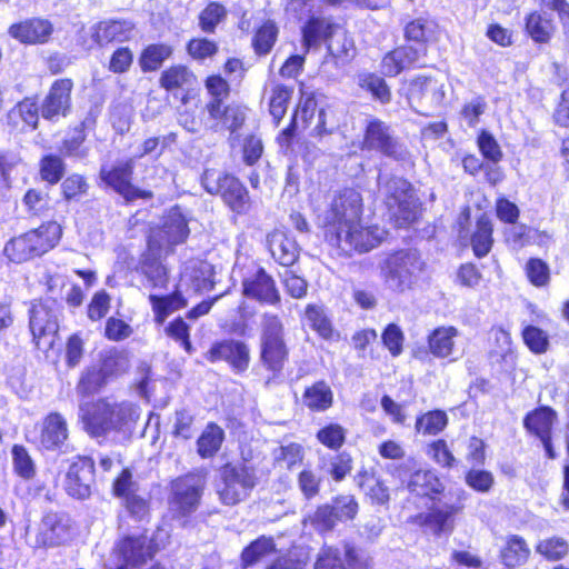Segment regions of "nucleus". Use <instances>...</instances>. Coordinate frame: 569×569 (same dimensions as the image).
I'll return each instance as SVG.
<instances>
[{
	"mask_svg": "<svg viewBox=\"0 0 569 569\" xmlns=\"http://www.w3.org/2000/svg\"><path fill=\"white\" fill-rule=\"evenodd\" d=\"M164 256L147 248L141 257L140 270L147 280V286L152 289H167L168 287V270L161 262Z\"/></svg>",
	"mask_w": 569,
	"mask_h": 569,
	"instance_id": "23",
	"label": "nucleus"
},
{
	"mask_svg": "<svg viewBox=\"0 0 569 569\" xmlns=\"http://www.w3.org/2000/svg\"><path fill=\"white\" fill-rule=\"evenodd\" d=\"M362 212V197L355 189H346L336 194L327 208L317 209V217L321 224L331 227V231L341 224L351 223L360 219Z\"/></svg>",
	"mask_w": 569,
	"mask_h": 569,
	"instance_id": "9",
	"label": "nucleus"
},
{
	"mask_svg": "<svg viewBox=\"0 0 569 569\" xmlns=\"http://www.w3.org/2000/svg\"><path fill=\"white\" fill-rule=\"evenodd\" d=\"M68 439V426L66 419L57 412L48 415L40 435V443L46 449H57Z\"/></svg>",
	"mask_w": 569,
	"mask_h": 569,
	"instance_id": "25",
	"label": "nucleus"
},
{
	"mask_svg": "<svg viewBox=\"0 0 569 569\" xmlns=\"http://www.w3.org/2000/svg\"><path fill=\"white\" fill-rule=\"evenodd\" d=\"M91 37L99 46L108 44L112 41L123 42L131 38L133 24L126 20H108L94 24Z\"/></svg>",
	"mask_w": 569,
	"mask_h": 569,
	"instance_id": "24",
	"label": "nucleus"
},
{
	"mask_svg": "<svg viewBox=\"0 0 569 569\" xmlns=\"http://www.w3.org/2000/svg\"><path fill=\"white\" fill-rule=\"evenodd\" d=\"M128 369L129 359L124 352L112 349L103 353L100 371L107 380L124 373Z\"/></svg>",
	"mask_w": 569,
	"mask_h": 569,
	"instance_id": "42",
	"label": "nucleus"
},
{
	"mask_svg": "<svg viewBox=\"0 0 569 569\" xmlns=\"http://www.w3.org/2000/svg\"><path fill=\"white\" fill-rule=\"evenodd\" d=\"M188 53L196 60H204L217 53L218 47L213 41L206 38H197L189 41Z\"/></svg>",
	"mask_w": 569,
	"mask_h": 569,
	"instance_id": "64",
	"label": "nucleus"
},
{
	"mask_svg": "<svg viewBox=\"0 0 569 569\" xmlns=\"http://www.w3.org/2000/svg\"><path fill=\"white\" fill-rule=\"evenodd\" d=\"M386 236L385 229L378 226L363 227L360 219H355L351 223L341 224L335 231H330V241L350 256L353 252L363 253L372 250Z\"/></svg>",
	"mask_w": 569,
	"mask_h": 569,
	"instance_id": "5",
	"label": "nucleus"
},
{
	"mask_svg": "<svg viewBox=\"0 0 569 569\" xmlns=\"http://www.w3.org/2000/svg\"><path fill=\"white\" fill-rule=\"evenodd\" d=\"M53 32L52 23L42 18H30L10 26L8 33L23 44H42Z\"/></svg>",
	"mask_w": 569,
	"mask_h": 569,
	"instance_id": "19",
	"label": "nucleus"
},
{
	"mask_svg": "<svg viewBox=\"0 0 569 569\" xmlns=\"http://www.w3.org/2000/svg\"><path fill=\"white\" fill-rule=\"evenodd\" d=\"M426 48L412 46L399 47L387 53L381 61V72L388 77H395L401 71L418 63L426 56Z\"/></svg>",
	"mask_w": 569,
	"mask_h": 569,
	"instance_id": "21",
	"label": "nucleus"
},
{
	"mask_svg": "<svg viewBox=\"0 0 569 569\" xmlns=\"http://www.w3.org/2000/svg\"><path fill=\"white\" fill-rule=\"evenodd\" d=\"M94 479V463L90 458H79L73 461L66 475V491L78 499L88 498Z\"/></svg>",
	"mask_w": 569,
	"mask_h": 569,
	"instance_id": "17",
	"label": "nucleus"
},
{
	"mask_svg": "<svg viewBox=\"0 0 569 569\" xmlns=\"http://www.w3.org/2000/svg\"><path fill=\"white\" fill-rule=\"evenodd\" d=\"M443 88V83L435 78L417 77L409 84L408 102L417 113L431 116L442 104Z\"/></svg>",
	"mask_w": 569,
	"mask_h": 569,
	"instance_id": "11",
	"label": "nucleus"
},
{
	"mask_svg": "<svg viewBox=\"0 0 569 569\" xmlns=\"http://www.w3.org/2000/svg\"><path fill=\"white\" fill-rule=\"evenodd\" d=\"M525 30L537 43H547L551 39L555 24L546 12L532 11L525 18Z\"/></svg>",
	"mask_w": 569,
	"mask_h": 569,
	"instance_id": "30",
	"label": "nucleus"
},
{
	"mask_svg": "<svg viewBox=\"0 0 569 569\" xmlns=\"http://www.w3.org/2000/svg\"><path fill=\"white\" fill-rule=\"evenodd\" d=\"M459 331L452 326L436 328L428 337L430 352L437 358H448L455 348V338Z\"/></svg>",
	"mask_w": 569,
	"mask_h": 569,
	"instance_id": "32",
	"label": "nucleus"
},
{
	"mask_svg": "<svg viewBox=\"0 0 569 569\" xmlns=\"http://www.w3.org/2000/svg\"><path fill=\"white\" fill-rule=\"evenodd\" d=\"M261 326V361L268 370L279 372L288 356L282 322L277 316L266 313Z\"/></svg>",
	"mask_w": 569,
	"mask_h": 569,
	"instance_id": "10",
	"label": "nucleus"
},
{
	"mask_svg": "<svg viewBox=\"0 0 569 569\" xmlns=\"http://www.w3.org/2000/svg\"><path fill=\"white\" fill-rule=\"evenodd\" d=\"M72 89L73 82L71 79L56 80L41 103L42 118L57 121L61 117H67L71 109Z\"/></svg>",
	"mask_w": 569,
	"mask_h": 569,
	"instance_id": "16",
	"label": "nucleus"
},
{
	"mask_svg": "<svg viewBox=\"0 0 569 569\" xmlns=\"http://www.w3.org/2000/svg\"><path fill=\"white\" fill-rule=\"evenodd\" d=\"M172 435L183 440L193 436V417L187 410H179L174 413Z\"/></svg>",
	"mask_w": 569,
	"mask_h": 569,
	"instance_id": "63",
	"label": "nucleus"
},
{
	"mask_svg": "<svg viewBox=\"0 0 569 569\" xmlns=\"http://www.w3.org/2000/svg\"><path fill=\"white\" fill-rule=\"evenodd\" d=\"M224 439L223 430L216 423H209L197 441L198 453L202 458L213 457Z\"/></svg>",
	"mask_w": 569,
	"mask_h": 569,
	"instance_id": "40",
	"label": "nucleus"
},
{
	"mask_svg": "<svg viewBox=\"0 0 569 569\" xmlns=\"http://www.w3.org/2000/svg\"><path fill=\"white\" fill-rule=\"evenodd\" d=\"M530 548L526 540L517 535L508 536L506 538L505 547L500 551V557L509 568L523 566L530 557Z\"/></svg>",
	"mask_w": 569,
	"mask_h": 569,
	"instance_id": "33",
	"label": "nucleus"
},
{
	"mask_svg": "<svg viewBox=\"0 0 569 569\" xmlns=\"http://www.w3.org/2000/svg\"><path fill=\"white\" fill-rule=\"evenodd\" d=\"M188 232L186 219L178 209H172L163 224L160 228L152 229L148 240V248L168 254L173 246L186 240Z\"/></svg>",
	"mask_w": 569,
	"mask_h": 569,
	"instance_id": "15",
	"label": "nucleus"
},
{
	"mask_svg": "<svg viewBox=\"0 0 569 569\" xmlns=\"http://www.w3.org/2000/svg\"><path fill=\"white\" fill-rule=\"evenodd\" d=\"M423 266L417 251L399 250L387 254L380 261L379 269L387 289L396 293H405L413 289Z\"/></svg>",
	"mask_w": 569,
	"mask_h": 569,
	"instance_id": "2",
	"label": "nucleus"
},
{
	"mask_svg": "<svg viewBox=\"0 0 569 569\" xmlns=\"http://www.w3.org/2000/svg\"><path fill=\"white\" fill-rule=\"evenodd\" d=\"M201 183L207 192L220 194L231 210L243 213L249 209L248 191L236 177L207 169L201 177Z\"/></svg>",
	"mask_w": 569,
	"mask_h": 569,
	"instance_id": "6",
	"label": "nucleus"
},
{
	"mask_svg": "<svg viewBox=\"0 0 569 569\" xmlns=\"http://www.w3.org/2000/svg\"><path fill=\"white\" fill-rule=\"evenodd\" d=\"M226 9L218 2L209 3L200 13L199 23L204 32H212L217 24L226 17Z\"/></svg>",
	"mask_w": 569,
	"mask_h": 569,
	"instance_id": "57",
	"label": "nucleus"
},
{
	"mask_svg": "<svg viewBox=\"0 0 569 569\" xmlns=\"http://www.w3.org/2000/svg\"><path fill=\"white\" fill-rule=\"evenodd\" d=\"M313 569H347L340 551L332 547L322 548L316 559Z\"/></svg>",
	"mask_w": 569,
	"mask_h": 569,
	"instance_id": "60",
	"label": "nucleus"
},
{
	"mask_svg": "<svg viewBox=\"0 0 569 569\" xmlns=\"http://www.w3.org/2000/svg\"><path fill=\"white\" fill-rule=\"evenodd\" d=\"M269 247L272 257L282 266H292L298 259V247L293 239L283 232H273L269 237Z\"/></svg>",
	"mask_w": 569,
	"mask_h": 569,
	"instance_id": "34",
	"label": "nucleus"
},
{
	"mask_svg": "<svg viewBox=\"0 0 569 569\" xmlns=\"http://www.w3.org/2000/svg\"><path fill=\"white\" fill-rule=\"evenodd\" d=\"M243 295L259 302L276 305L280 295L272 278L263 269H258L253 274L243 279Z\"/></svg>",
	"mask_w": 569,
	"mask_h": 569,
	"instance_id": "20",
	"label": "nucleus"
},
{
	"mask_svg": "<svg viewBox=\"0 0 569 569\" xmlns=\"http://www.w3.org/2000/svg\"><path fill=\"white\" fill-rule=\"evenodd\" d=\"M62 236V228L56 221H49L39 228L12 238L4 246V254L10 261L21 263L42 256L53 249Z\"/></svg>",
	"mask_w": 569,
	"mask_h": 569,
	"instance_id": "3",
	"label": "nucleus"
},
{
	"mask_svg": "<svg viewBox=\"0 0 569 569\" xmlns=\"http://www.w3.org/2000/svg\"><path fill=\"white\" fill-rule=\"evenodd\" d=\"M319 106L318 100L315 96H305L297 112L295 113L292 121L288 128L281 131L278 137V142L281 148L289 149L291 140L295 136L297 121L300 119L303 126H308L313 119L316 110Z\"/></svg>",
	"mask_w": 569,
	"mask_h": 569,
	"instance_id": "28",
	"label": "nucleus"
},
{
	"mask_svg": "<svg viewBox=\"0 0 569 569\" xmlns=\"http://www.w3.org/2000/svg\"><path fill=\"white\" fill-rule=\"evenodd\" d=\"M278 29L271 21L264 22L256 32L252 44L258 54H267L273 47Z\"/></svg>",
	"mask_w": 569,
	"mask_h": 569,
	"instance_id": "48",
	"label": "nucleus"
},
{
	"mask_svg": "<svg viewBox=\"0 0 569 569\" xmlns=\"http://www.w3.org/2000/svg\"><path fill=\"white\" fill-rule=\"evenodd\" d=\"M306 321L322 338L328 339L331 337L332 329L330 321L325 316L321 308L316 306H308L306 309Z\"/></svg>",
	"mask_w": 569,
	"mask_h": 569,
	"instance_id": "55",
	"label": "nucleus"
},
{
	"mask_svg": "<svg viewBox=\"0 0 569 569\" xmlns=\"http://www.w3.org/2000/svg\"><path fill=\"white\" fill-rule=\"evenodd\" d=\"M492 222L487 214H481L476 222L475 231L471 234V246L475 254L482 258L491 250L492 238Z\"/></svg>",
	"mask_w": 569,
	"mask_h": 569,
	"instance_id": "37",
	"label": "nucleus"
},
{
	"mask_svg": "<svg viewBox=\"0 0 569 569\" xmlns=\"http://www.w3.org/2000/svg\"><path fill=\"white\" fill-rule=\"evenodd\" d=\"M274 549V543L271 538L260 537L251 542L241 555L243 565L252 566L271 553Z\"/></svg>",
	"mask_w": 569,
	"mask_h": 569,
	"instance_id": "46",
	"label": "nucleus"
},
{
	"mask_svg": "<svg viewBox=\"0 0 569 569\" xmlns=\"http://www.w3.org/2000/svg\"><path fill=\"white\" fill-rule=\"evenodd\" d=\"M29 328L38 349L50 350L56 342L59 329V307L54 300L33 303L30 309Z\"/></svg>",
	"mask_w": 569,
	"mask_h": 569,
	"instance_id": "8",
	"label": "nucleus"
},
{
	"mask_svg": "<svg viewBox=\"0 0 569 569\" xmlns=\"http://www.w3.org/2000/svg\"><path fill=\"white\" fill-rule=\"evenodd\" d=\"M536 552L549 561H558L568 555L569 543L562 537H549L537 543Z\"/></svg>",
	"mask_w": 569,
	"mask_h": 569,
	"instance_id": "44",
	"label": "nucleus"
},
{
	"mask_svg": "<svg viewBox=\"0 0 569 569\" xmlns=\"http://www.w3.org/2000/svg\"><path fill=\"white\" fill-rule=\"evenodd\" d=\"M302 401L312 411H326L332 406L333 392L325 381H318L305 390Z\"/></svg>",
	"mask_w": 569,
	"mask_h": 569,
	"instance_id": "35",
	"label": "nucleus"
},
{
	"mask_svg": "<svg viewBox=\"0 0 569 569\" xmlns=\"http://www.w3.org/2000/svg\"><path fill=\"white\" fill-rule=\"evenodd\" d=\"M363 148L376 150L397 161H409L410 152L407 147L396 139L390 127L379 119L368 122L363 139Z\"/></svg>",
	"mask_w": 569,
	"mask_h": 569,
	"instance_id": "12",
	"label": "nucleus"
},
{
	"mask_svg": "<svg viewBox=\"0 0 569 569\" xmlns=\"http://www.w3.org/2000/svg\"><path fill=\"white\" fill-rule=\"evenodd\" d=\"M337 128L338 120L336 119L335 110L332 107L328 104L321 106L318 110L317 122L312 129V134L321 138L325 134L332 133Z\"/></svg>",
	"mask_w": 569,
	"mask_h": 569,
	"instance_id": "52",
	"label": "nucleus"
},
{
	"mask_svg": "<svg viewBox=\"0 0 569 569\" xmlns=\"http://www.w3.org/2000/svg\"><path fill=\"white\" fill-rule=\"evenodd\" d=\"M330 53L341 63L349 61L353 57L355 48L351 41L341 33H336L328 43Z\"/></svg>",
	"mask_w": 569,
	"mask_h": 569,
	"instance_id": "58",
	"label": "nucleus"
},
{
	"mask_svg": "<svg viewBox=\"0 0 569 569\" xmlns=\"http://www.w3.org/2000/svg\"><path fill=\"white\" fill-rule=\"evenodd\" d=\"M386 204L399 227L412 222L418 213L419 200L411 184L401 178H392L383 186Z\"/></svg>",
	"mask_w": 569,
	"mask_h": 569,
	"instance_id": "7",
	"label": "nucleus"
},
{
	"mask_svg": "<svg viewBox=\"0 0 569 569\" xmlns=\"http://www.w3.org/2000/svg\"><path fill=\"white\" fill-rule=\"evenodd\" d=\"M438 26L436 22L428 19H416L406 26L405 34L410 41H416L423 47V43L436 40Z\"/></svg>",
	"mask_w": 569,
	"mask_h": 569,
	"instance_id": "41",
	"label": "nucleus"
},
{
	"mask_svg": "<svg viewBox=\"0 0 569 569\" xmlns=\"http://www.w3.org/2000/svg\"><path fill=\"white\" fill-rule=\"evenodd\" d=\"M208 360H226L237 371H244L250 361L248 347L240 341L226 340L212 346L207 355Z\"/></svg>",
	"mask_w": 569,
	"mask_h": 569,
	"instance_id": "22",
	"label": "nucleus"
},
{
	"mask_svg": "<svg viewBox=\"0 0 569 569\" xmlns=\"http://www.w3.org/2000/svg\"><path fill=\"white\" fill-rule=\"evenodd\" d=\"M447 423V413L441 410H433L417 419L416 430L422 435H437L446 428Z\"/></svg>",
	"mask_w": 569,
	"mask_h": 569,
	"instance_id": "45",
	"label": "nucleus"
},
{
	"mask_svg": "<svg viewBox=\"0 0 569 569\" xmlns=\"http://www.w3.org/2000/svg\"><path fill=\"white\" fill-rule=\"evenodd\" d=\"M207 485V471L194 470L178 477L171 482L168 499L169 510L173 518H187L199 507Z\"/></svg>",
	"mask_w": 569,
	"mask_h": 569,
	"instance_id": "4",
	"label": "nucleus"
},
{
	"mask_svg": "<svg viewBox=\"0 0 569 569\" xmlns=\"http://www.w3.org/2000/svg\"><path fill=\"white\" fill-rule=\"evenodd\" d=\"M186 292H203L213 288L214 268L211 263L202 260L188 261L178 282Z\"/></svg>",
	"mask_w": 569,
	"mask_h": 569,
	"instance_id": "18",
	"label": "nucleus"
},
{
	"mask_svg": "<svg viewBox=\"0 0 569 569\" xmlns=\"http://www.w3.org/2000/svg\"><path fill=\"white\" fill-rule=\"evenodd\" d=\"M466 483L478 492H488L493 482V476L486 470L471 469L466 473Z\"/></svg>",
	"mask_w": 569,
	"mask_h": 569,
	"instance_id": "62",
	"label": "nucleus"
},
{
	"mask_svg": "<svg viewBox=\"0 0 569 569\" xmlns=\"http://www.w3.org/2000/svg\"><path fill=\"white\" fill-rule=\"evenodd\" d=\"M522 338L526 346L533 353L541 355L549 348V337L546 331L535 326H527L522 330Z\"/></svg>",
	"mask_w": 569,
	"mask_h": 569,
	"instance_id": "50",
	"label": "nucleus"
},
{
	"mask_svg": "<svg viewBox=\"0 0 569 569\" xmlns=\"http://www.w3.org/2000/svg\"><path fill=\"white\" fill-rule=\"evenodd\" d=\"M291 94L292 89L283 84H277L272 88L269 101V110L276 123H279V121L286 114L288 103L291 99Z\"/></svg>",
	"mask_w": 569,
	"mask_h": 569,
	"instance_id": "47",
	"label": "nucleus"
},
{
	"mask_svg": "<svg viewBox=\"0 0 569 569\" xmlns=\"http://www.w3.org/2000/svg\"><path fill=\"white\" fill-rule=\"evenodd\" d=\"M106 383L107 379L102 372L92 368L82 373L77 390L82 395H90L99 390Z\"/></svg>",
	"mask_w": 569,
	"mask_h": 569,
	"instance_id": "61",
	"label": "nucleus"
},
{
	"mask_svg": "<svg viewBox=\"0 0 569 569\" xmlns=\"http://www.w3.org/2000/svg\"><path fill=\"white\" fill-rule=\"evenodd\" d=\"M317 439L330 449H339L346 440V429L338 423H330L317 432Z\"/></svg>",
	"mask_w": 569,
	"mask_h": 569,
	"instance_id": "53",
	"label": "nucleus"
},
{
	"mask_svg": "<svg viewBox=\"0 0 569 569\" xmlns=\"http://www.w3.org/2000/svg\"><path fill=\"white\" fill-rule=\"evenodd\" d=\"M186 290L178 283L176 290L169 296L150 295L149 300L154 313V320L162 325L164 320L174 311L187 306Z\"/></svg>",
	"mask_w": 569,
	"mask_h": 569,
	"instance_id": "26",
	"label": "nucleus"
},
{
	"mask_svg": "<svg viewBox=\"0 0 569 569\" xmlns=\"http://www.w3.org/2000/svg\"><path fill=\"white\" fill-rule=\"evenodd\" d=\"M134 168V158L116 162L113 166H102L100 179L127 201L151 198L150 191L140 190L131 183Z\"/></svg>",
	"mask_w": 569,
	"mask_h": 569,
	"instance_id": "14",
	"label": "nucleus"
},
{
	"mask_svg": "<svg viewBox=\"0 0 569 569\" xmlns=\"http://www.w3.org/2000/svg\"><path fill=\"white\" fill-rule=\"evenodd\" d=\"M408 489L421 497H432L443 489L441 481L431 470H418L410 476Z\"/></svg>",
	"mask_w": 569,
	"mask_h": 569,
	"instance_id": "36",
	"label": "nucleus"
},
{
	"mask_svg": "<svg viewBox=\"0 0 569 569\" xmlns=\"http://www.w3.org/2000/svg\"><path fill=\"white\" fill-rule=\"evenodd\" d=\"M330 507L335 510L337 521L352 520L358 513V503L352 496L338 497Z\"/></svg>",
	"mask_w": 569,
	"mask_h": 569,
	"instance_id": "59",
	"label": "nucleus"
},
{
	"mask_svg": "<svg viewBox=\"0 0 569 569\" xmlns=\"http://www.w3.org/2000/svg\"><path fill=\"white\" fill-rule=\"evenodd\" d=\"M64 172L63 161L57 156H46L40 163V176L50 184L57 183Z\"/></svg>",
	"mask_w": 569,
	"mask_h": 569,
	"instance_id": "56",
	"label": "nucleus"
},
{
	"mask_svg": "<svg viewBox=\"0 0 569 569\" xmlns=\"http://www.w3.org/2000/svg\"><path fill=\"white\" fill-rule=\"evenodd\" d=\"M13 469L21 478L29 480L36 475V466L24 447L14 445L12 448Z\"/></svg>",
	"mask_w": 569,
	"mask_h": 569,
	"instance_id": "49",
	"label": "nucleus"
},
{
	"mask_svg": "<svg viewBox=\"0 0 569 569\" xmlns=\"http://www.w3.org/2000/svg\"><path fill=\"white\" fill-rule=\"evenodd\" d=\"M526 274L535 287H546L550 281L548 264L541 259L532 258L526 263Z\"/></svg>",
	"mask_w": 569,
	"mask_h": 569,
	"instance_id": "54",
	"label": "nucleus"
},
{
	"mask_svg": "<svg viewBox=\"0 0 569 569\" xmlns=\"http://www.w3.org/2000/svg\"><path fill=\"white\" fill-rule=\"evenodd\" d=\"M446 497H448V502L443 507L435 508L430 513V519L437 525L439 531L447 530L448 520L463 509L468 492L462 488H456L450 490Z\"/></svg>",
	"mask_w": 569,
	"mask_h": 569,
	"instance_id": "27",
	"label": "nucleus"
},
{
	"mask_svg": "<svg viewBox=\"0 0 569 569\" xmlns=\"http://www.w3.org/2000/svg\"><path fill=\"white\" fill-rule=\"evenodd\" d=\"M137 412L129 402L99 399L80 406L84 430L92 437H103L120 431L136 420Z\"/></svg>",
	"mask_w": 569,
	"mask_h": 569,
	"instance_id": "1",
	"label": "nucleus"
},
{
	"mask_svg": "<svg viewBox=\"0 0 569 569\" xmlns=\"http://www.w3.org/2000/svg\"><path fill=\"white\" fill-rule=\"evenodd\" d=\"M303 522H309L320 532H327L332 530L338 521L335 517V510H332L330 505H323L320 506L313 515L306 518Z\"/></svg>",
	"mask_w": 569,
	"mask_h": 569,
	"instance_id": "51",
	"label": "nucleus"
},
{
	"mask_svg": "<svg viewBox=\"0 0 569 569\" xmlns=\"http://www.w3.org/2000/svg\"><path fill=\"white\" fill-rule=\"evenodd\" d=\"M221 478L222 486L219 487L218 495L227 506H233L244 499L256 486L254 472L244 466H224Z\"/></svg>",
	"mask_w": 569,
	"mask_h": 569,
	"instance_id": "13",
	"label": "nucleus"
},
{
	"mask_svg": "<svg viewBox=\"0 0 569 569\" xmlns=\"http://www.w3.org/2000/svg\"><path fill=\"white\" fill-rule=\"evenodd\" d=\"M196 77L186 66H172L164 70L160 77V84L168 91L191 87Z\"/></svg>",
	"mask_w": 569,
	"mask_h": 569,
	"instance_id": "39",
	"label": "nucleus"
},
{
	"mask_svg": "<svg viewBox=\"0 0 569 569\" xmlns=\"http://www.w3.org/2000/svg\"><path fill=\"white\" fill-rule=\"evenodd\" d=\"M147 538L138 537L132 538L128 537L121 540L117 550L126 562V568L121 567L120 569H129L128 566H134L140 561H144L147 557H150L149 547L146 546ZM151 569H164L163 567L156 566Z\"/></svg>",
	"mask_w": 569,
	"mask_h": 569,
	"instance_id": "29",
	"label": "nucleus"
},
{
	"mask_svg": "<svg viewBox=\"0 0 569 569\" xmlns=\"http://www.w3.org/2000/svg\"><path fill=\"white\" fill-rule=\"evenodd\" d=\"M557 413L549 407H541L528 413L525 418L526 429L539 439L550 437Z\"/></svg>",
	"mask_w": 569,
	"mask_h": 569,
	"instance_id": "31",
	"label": "nucleus"
},
{
	"mask_svg": "<svg viewBox=\"0 0 569 569\" xmlns=\"http://www.w3.org/2000/svg\"><path fill=\"white\" fill-rule=\"evenodd\" d=\"M171 54L172 48L168 44H150L142 51L139 63L142 71H154L159 69L162 62Z\"/></svg>",
	"mask_w": 569,
	"mask_h": 569,
	"instance_id": "43",
	"label": "nucleus"
},
{
	"mask_svg": "<svg viewBox=\"0 0 569 569\" xmlns=\"http://www.w3.org/2000/svg\"><path fill=\"white\" fill-rule=\"evenodd\" d=\"M359 486L372 503L385 505L390 499L389 488L372 471L359 475Z\"/></svg>",
	"mask_w": 569,
	"mask_h": 569,
	"instance_id": "38",
	"label": "nucleus"
}]
</instances>
